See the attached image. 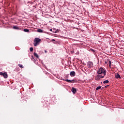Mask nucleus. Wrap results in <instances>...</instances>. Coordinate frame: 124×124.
Wrapping results in <instances>:
<instances>
[{
  "label": "nucleus",
  "mask_w": 124,
  "mask_h": 124,
  "mask_svg": "<svg viewBox=\"0 0 124 124\" xmlns=\"http://www.w3.org/2000/svg\"><path fill=\"white\" fill-rule=\"evenodd\" d=\"M106 72H107V71L105 68L100 67L97 71V74H98V76H99L100 78H104L105 75H106Z\"/></svg>",
  "instance_id": "1"
},
{
  "label": "nucleus",
  "mask_w": 124,
  "mask_h": 124,
  "mask_svg": "<svg viewBox=\"0 0 124 124\" xmlns=\"http://www.w3.org/2000/svg\"><path fill=\"white\" fill-rule=\"evenodd\" d=\"M41 41V39H39V38H35L34 40V46L39 45V43H40Z\"/></svg>",
  "instance_id": "2"
},
{
  "label": "nucleus",
  "mask_w": 124,
  "mask_h": 124,
  "mask_svg": "<svg viewBox=\"0 0 124 124\" xmlns=\"http://www.w3.org/2000/svg\"><path fill=\"white\" fill-rule=\"evenodd\" d=\"M62 80H63L64 81H66L68 83H76L77 80L76 79L69 80V79H65V78L61 79Z\"/></svg>",
  "instance_id": "3"
},
{
  "label": "nucleus",
  "mask_w": 124,
  "mask_h": 124,
  "mask_svg": "<svg viewBox=\"0 0 124 124\" xmlns=\"http://www.w3.org/2000/svg\"><path fill=\"white\" fill-rule=\"evenodd\" d=\"M0 75H1V76H3L4 78H7L8 77V75H7V73L6 72L4 73L2 72H0Z\"/></svg>",
  "instance_id": "4"
},
{
  "label": "nucleus",
  "mask_w": 124,
  "mask_h": 124,
  "mask_svg": "<svg viewBox=\"0 0 124 124\" xmlns=\"http://www.w3.org/2000/svg\"><path fill=\"white\" fill-rule=\"evenodd\" d=\"M87 65L89 68H92V67H93V63L92 62H88L87 63Z\"/></svg>",
  "instance_id": "5"
},
{
  "label": "nucleus",
  "mask_w": 124,
  "mask_h": 124,
  "mask_svg": "<svg viewBox=\"0 0 124 124\" xmlns=\"http://www.w3.org/2000/svg\"><path fill=\"white\" fill-rule=\"evenodd\" d=\"M70 75L71 77H74V76H75L76 75V73H75V72L74 71H71L70 73Z\"/></svg>",
  "instance_id": "6"
},
{
  "label": "nucleus",
  "mask_w": 124,
  "mask_h": 124,
  "mask_svg": "<svg viewBox=\"0 0 124 124\" xmlns=\"http://www.w3.org/2000/svg\"><path fill=\"white\" fill-rule=\"evenodd\" d=\"M71 91L73 93H76L77 90L74 87L72 88Z\"/></svg>",
  "instance_id": "7"
},
{
  "label": "nucleus",
  "mask_w": 124,
  "mask_h": 124,
  "mask_svg": "<svg viewBox=\"0 0 124 124\" xmlns=\"http://www.w3.org/2000/svg\"><path fill=\"white\" fill-rule=\"evenodd\" d=\"M115 78H121V76L119 74H115Z\"/></svg>",
  "instance_id": "8"
},
{
  "label": "nucleus",
  "mask_w": 124,
  "mask_h": 124,
  "mask_svg": "<svg viewBox=\"0 0 124 124\" xmlns=\"http://www.w3.org/2000/svg\"><path fill=\"white\" fill-rule=\"evenodd\" d=\"M34 56L37 59H38L39 58V56L37 55V53H36L35 52L34 53Z\"/></svg>",
  "instance_id": "9"
},
{
  "label": "nucleus",
  "mask_w": 124,
  "mask_h": 124,
  "mask_svg": "<svg viewBox=\"0 0 124 124\" xmlns=\"http://www.w3.org/2000/svg\"><path fill=\"white\" fill-rule=\"evenodd\" d=\"M37 31H38V32H43V30L40 29H38Z\"/></svg>",
  "instance_id": "10"
},
{
  "label": "nucleus",
  "mask_w": 124,
  "mask_h": 124,
  "mask_svg": "<svg viewBox=\"0 0 124 124\" xmlns=\"http://www.w3.org/2000/svg\"><path fill=\"white\" fill-rule=\"evenodd\" d=\"M109 83V80H107L103 81L104 84H108Z\"/></svg>",
  "instance_id": "11"
},
{
  "label": "nucleus",
  "mask_w": 124,
  "mask_h": 124,
  "mask_svg": "<svg viewBox=\"0 0 124 124\" xmlns=\"http://www.w3.org/2000/svg\"><path fill=\"white\" fill-rule=\"evenodd\" d=\"M24 31H25V32H29V31H30V30H29V29H24Z\"/></svg>",
  "instance_id": "12"
},
{
  "label": "nucleus",
  "mask_w": 124,
  "mask_h": 124,
  "mask_svg": "<svg viewBox=\"0 0 124 124\" xmlns=\"http://www.w3.org/2000/svg\"><path fill=\"white\" fill-rule=\"evenodd\" d=\"M18 66H19V67H20V68H24V66H23V65L21 64H19Z\"/></svg>",
  "instance_id": "13"
},
{
  "label": "nucleus",
  "mask_w": 124,
  "mask_h": 124,
  "mask_svg": "<svg viewBox=\"0 0 124 124\" xmlns=\"http://www.w3.org/2000/svg\"><path fill=\"white\" fill-rule=\"evenodd\" d=\"M100 89H101V86L97 87L96 88V91H98V90H100Z\"/></svg>",
  "instance_id": "14"
},
{
  "label": "nucleus",
  "mask_w": 124,
  "mask_h": 124,
  "mask_svg": "<svg viewBox=\"0 0 124 124\" xmlns=\"http://www.w3.org/2000/svg\"><path fill=\"white\" fill-rule=\"evenodd\" d=\"M16 30H22V28L16 26Z\"/></svg>",
  "instance_id": "15"
},
{
  "label": "nucleus",
  "mask_w": 124,
  "mask_h": 124,
  "mask_svg": "<svg viewBox=\"0 0 124 124\" xmlns=\"http://www.w3.org/2000/svg\"><path fill=\"white\" fill-rule=\"evenodd\" d=\"M111 61H108V65H109V67H111Z\"/></svg>",
  "instance_id": "16"
},
{
  "label": "nucleus",
  "mask_w": 124,
  "mask_h": 124,
  "mask_svg": "<svg viewBox=\"0 0 124 124\" xmlns=\"http://www.w3.org/2000/svg\"><path fill=\"white\" fill-rule=\"evenodd\" d=\"M30 52H32V51H33V47H30Z\"/></svg>",
  "instance_id": "17"
},
{
  "label": "nucleus",
  "mask_w": 124,
  "mask_h": 124,
  "mask_svg": "<svg viewBox=\"0 0 124 124\" xmlns=\"http://www.w3.org/2000/svg\"><path fill=\"white\" fill-rule=\"evenodd\" d=\"M95 80H96L97 81H99V80H100V78H96Z\"/></svg>",
  "instance_id": "18"
},
{
  "label": "nucleus",
  "mask_w": 124,
  "mask_h": 124,
  "mask_svg": "<svg viewBox=\"0 0 124 124\" xmlns=\"http://www.w3.org/2000/svg\"><path fill=\"white\" fill-rule=\"evenodd\" d=\"M13 28L14 29V30H16V26H14L13 27Z\"/></svg>",
  "instance_id": "19"
},
{
  "label": "nucleus",
  "mask_w": 124,
  "mask_h": 124,
  "mask_svg": "<svg viewBox=\"0 0 124 124\" xmlns=\"http://www.w3.org/2000/svg\"><path fill=\"white\" fill-rule=\"evenodd\" d=\"M84 82H89V81H87V78H85V79L84 80Z\"/></svg>",
  "instance_id": "20"
},
{
  "label": "nucleus",
  "mask_w": 124,
  "mask_h": 124,
  "mask_svg": "<svg viewBox=\"0 0 124 124\" xmlns=\"http://www.w3.org/2000/svg\"><path fill=\"white\" fill-rule=\"evenodd\" d=\"M108 87H109V85H107V86H106L105 87L106 88H108Z\"/></svg>",
  "instance_id": "21"
},
{
  "label": "nucleus",
  "mask_w": 124,
  "mask_h": 124,
  "mask_svg": "<svg viewBox=\"0 0 124 124\" xmlns=\"http://www.w3.org/2000/svg\"><path fill=\"white\" fill-rule=\"evenodd\" d=\"M52 41H55V39H52Z\"/></svg>",
  "instance_id": "22"
},
{
  "label": "nucleus",
  "mask_w": 124,
  "mask_h": 124,
  "mask_svg": "<svg viewBox=\"0 0 124 124\" xmlns=\"http://www.w3.org/2000/svg\"><path fill=\"white\" fill-rule=\"evenodd\" d=\"M45 53H47V51L45 50Z\"/></svg>",
  "instance_id": "23"
},
{
  "label": "nucleus",
  "mask_w": 124,
  "mask_h": 124,
  "mask_svg": "<svg viewBox=\"0 0 124 124\" xmlns=\"http://www.w3.org/2000/svg\"><path fill=\"white\" fill-rule=\"evenodd\" d=\"M105 63H107V62H105Z\"/></svg>",
  "instance_id": "24"
},
{
  "label": "nucleus",
  "mask_w": 124,
  "mask_h": 124,
  "mask_svg": "<svg viewBox=\"0 0 124 124\" xmlns=\"http://www.w3.org/2000/svg\"><path fill=\"white\" fill-rule=\"evenodd\" d=\"M50 31H52V29H50Z\"/></svg>",
  "instance_id": "25"
}]
</instances>
